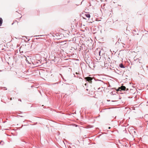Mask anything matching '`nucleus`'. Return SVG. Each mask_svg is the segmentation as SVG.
Wrapping results in <instances>:
<instances>
[{"mask_svg":"<svg viewBox=\"0 0 148 148\" xmlns=\"http://www.w3.org/2000/svg\"><path fill=\"white\" fill-rule=\"evenodd\" d=\"M3 22V20L1 18H0V26H1Z\"/></svg>","mask_w":148,"mask_h":148,"instance_id":"nucleus-4","label":"nucleus"},{"mask_svg":"<svg viewBox=\"0 0 148 148\" xmlns=\"http://www.w3.org/2000/svg\"><path fill=\"white\" fill-rule=\"evenodd\" d=\"M100 52H101L100 51H99V55H100Z\"/></svg>","mask_w":148,"mask_h":148,"instance_id":"nucleus-6","label":"nucleus"},{"mask_svg":"<svg viewBox=\"0 0 148 148\" xmlns=\"http://www.w3.org/2000/svg\"><path fill=\"white\" fill-rule=\"evenodd\" d=\"M119 66L120 67L122 68H125L124 66L123 65V64H119Z\"/></svg>","mask_w":148,"mask_h":148,"instance_id":"nucleus-5","label":"nucleus"},{"mask_svg":"<svg viewBox=\"0 0 148 148\" xmlns=\"http://www.w3.org/2000/svg\"><path fill=\"white\" fill-rule=\"evenodd\" d=\"M10 100H12V98H11L10 99Z\"/></svg>","mask_w":148,"mask_h":148,"instance_id":"nucleus-8","label":"nucleus"},{"mask_svg":"<svg viewBox=\"0 0 148 148\" xmlns=\"http://www.w3.org/2000/svg\"><path fill=\"white\" fill-rule=\"evenodd\" d=\"M85 79L86 80V81L91 83L92 82V78L89 77H86L85 78Z\"/></svg>","mask_w":148,"mask_h":148,"instance_id":"nucleus-2","label":"nucleus"},{"mask_svg":"<svg viewBox=\"0 0 148 148\" xmlns=\"http://www.w3.org/2000/svg\"><path fill=\"white\" fill-rule=\"evenodd\" d=\"M18 100L19 101H21V100H20V99H18Z\"/></svg>","mask_w":148,"mask_h":148,"instance_id":"nucleus-7","label":"nucleus"},{"mask_svg":"<svg viewBox=\"0 0 148 148\" xmlns=\"http://www.w3.org/2000/svg\"><path fill=\"white\" fill-rule=\"evenodd\" d=\"M85 85H86V84H85Z\"/></svg>","mask_w":148,"mask_h":148,"instance_id":"nucleus-11","label":"nucleus"},{"mask_svg":"<svg viewBox=\"0 0 148 148\" xmlns=\"http://www.w3.org/2000/svg\"><path fill=\"white\" fill-rule=\"evenodd\" d=\"M85 16H86V17L89 18L90 17V15L88 14H85Z\"/></svg>","mask_w":148,"mask_h":148,"instance_id":"nucleus-3","label":"nucleus"},{"mask_svg":"<svg viewBox=\"0 0 148 148\" xmlns=\"http://www.w3.org/2000/svg\"><path fill=\"white\" fill-rule=\"evenodd\" d=\"M110 127H109V129H110Z\"/></svg>","mask_w":148,"mask_h":148,"instance_id":"nucleus-10","label":"nucleus"},{"mask_svg":"<svg viewBox=\"0 0 148 148\" xmlns=\"http://www.w3.org/2000/svg\"><path fill=\"white\" fill-rule=\"evenodd\" d=\"M128 90V88H126L125 86H122L121 87H119L117 90V91H121V90L127 91Z\"/></svg>","mask_w":148,"mask_h":148,"instance_id":"nucleus-1","label":"nucleus"},{"mask_svg":"<svg viewBox=\"0 0 148 148\" xmlns=\"http://www.w3.org/2000/svg\"><path fill=\"white\" fill-rule=\"evenodd\" d=\"M83 18L84 19H86L85 18H84V17H83Z\"/></svg>","mask_w":148,"mask_h":148,"instance_id":"nucleus-9","label":"nucleus"}]
</instances>
